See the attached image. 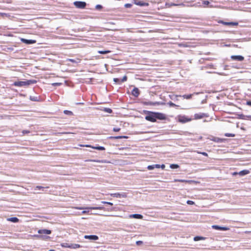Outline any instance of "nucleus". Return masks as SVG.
I'll list each match as a JSON object with an SVG mask.
<instances>
[{
  "instance_id": "f257e3e1",
  "label": "nucleus",
  "mask_w": 251,
  "mask_h": 251,
  "mask_svg": "<svg viewBox=\"0 0 251 251\" xmlns=\"http://www.w3.org/2000/svg\"><path fill=\"white\" fill-rule=\"evenodd\" d=\"M166 118L165 114L159 113L148 111V115L145 117V119L151 122H156V119L165 120Z\"/></svg>"
},
{
  "instance_id": "f03ea898",
  "label": "nucleus",
  "mask_w": 251,
  "mask_h": 251,
  "mask_svg": "<svg viewBox=\"0 0 251 251\" xmlns=\"http://www.w3.org/2000/svg\"><path fill=\"white\" fill-rule=\"evenodd\" d=\"M37 82L35 80H27L26 81H19L14 82L13 85L15 86L23 87L28 86L32 84H35Z\"/></svg>"
},
{
  "instance_id": "7ed1b4c3",
  "label": "nucleus",
  "mask_w": 251,
  "mask_h": 251,
  "mask_svg": "<svg viewBox=\"0 0 251 251\" xmlns=\"http://www.w3.org/2000/svg\"><path fill=\"white\" fill-rule=\"evenodd\" d=\"M73 208L79 210H88V211L84 210L82 212V214H85L89 212V210H104V207L103 206L98 207H73Z\"/></svg>"
},
{
  "instance_id": "20e7f679",
  "label": "nucleus",
  "mask_w": 251,
  "mask_h": 251,
  "mask_svg": "<svg viewBox=\"0 0 251 251\" xmlns=\"http://www.w3.org/2000/svg\"><path fill=\"white\" fill-rule=\"evenodd\" d=\"M74 4L76 8L80 9H84L86 5L85 2L79 1H75Z\"/></svg>"
},
{
  "instance_id": "39448f33",
  "label": "nucleus",
  "mask_w": 251,
  "mask_h": 251,
  "mask_svg": "<svg viewBox=\"0 0 251 251\" xmlns=\"http://www.w3.org/2000/svg\"><path fill=\"white\" fill-rule=\"evenodd\" d=\"M212 228L214 229L224 230V231L228 230L229 229V228L227 227H226V226L223 227V226H220L218 225H213L212 226Z\"/></svg>"
},
{
  "instance_id": "423d86ee",
  "label": "nucleus",
  "mask_w": 251,
  "mask_h": 251,
  "mask_svg": "<svg viewBox=\"0 0 251 251\" xmlns=\"http://www.w3.org/2000/svg\"><path fill=\"white\" fill-rule=\"evenodd\" d=\"M230 57L233 60H237L239 61H242L244 59V57L242 55H232Z\"/></svg>"
},
{
  "instance_id": "0eeeda50",
  "label": "nucleus",
  "mask_w": 251,
  "mask_h": 251,
  "mask_svg": "<svg viewBox=\"0 0 251 251\" xmlns=\"http://www.w3.org/2000/svg\"><path fill=\"white\" fill-rule=\"evenodd\" d=\"M219 23H221L226 25L236 26L238 25V23L237 22H224L223 21H220L219 22Z\"/></svg>"
},
{
  "instance_id": "6e6552de",
  "label": "nucleus",
  "mask_w": 251,
  "mask_h": 251,
  "mask_svg": "<svg viewBox=\"0 0 251 251\" xmlns=\"http://www.w3.org/2000/svg\"><path fill=\"white\" fill-rule=\"evenodd\" d=\"M80 146H82V147H90L91 148V149H96V150H104L105 149L104 147H101V146H95V147H91L89 145H80Z\"/></svg>"
},
{
  "instance_id": "1a4fd4ad",
  "label": "nucleus",
  "mask_w": 251,
  "mask_h": 251,
  "mask_svg": "<svg viewBox=\"0 0 251 251\" xmlns=\"http://www.w3.org/2000/svg\"><path fill=\"white\" fill-rule=\"evenodd\" d=\"M51 231L49 229H39L38 231V233L39 234H50Z\"/></svg>"
},
{
  "instance_id": "9d476101",
  "label": "nucleus",
  "mask_w": 251,
  "mask_h": 251,
  "mask_svg": "<svg viewBox=\"0 0 251 251\" xmlns=\"http://www.w3.org/2000/svg\"><path fill=\"white\" fill-rule=\"evenodd\" d=\"M134 3L137 5L141 6H147L149 5V3L141 1L135 0Z\"/></svg>"
},
{
  "instance_id": "9b49d317",
  "label": "nucleus",
  "mask_w": 251,
  "mask_h": 251,
  "mask_svg": "<svg viewBox=\"0 0 251 251\" xmlns=\"http://www.w3.org/2000/svg\"><path fill=\"white\" fill-rule=\"evenodd\" d=\"M206 116V114L202 113H197L194 115L195 119H201Z\"/></svg>"
},
{
  "instance_id": "f8f14e48",
  "label": "nucleus",
  "mask_w": 251,
  "mask_h": 251,
  "mask_svg": "<svg viewBox=\"0 0 251 251\" xmlns=\"http://www.w3.org/2000/svg\"><path fill=\"white\" fill-rule=\"evenodd\" d=\"M85 239H88L90 240H97L98 239V236L95 235H85L84 236Z\"/></svg>"
},
{
  "instance_id": "ddd939ff",
  "label": "nucleus",
  "mask_w": 251,
  "mask_h": 251,
  "mask_svg": "<svg viewBox=\"0 0 251 251\" xmlns=\"http://www.w3.org/2000/svg\"><path fill=\"white\" fill-rule=\"evenodd\" d=\"M21 41L26 44H32L36 42L35 40H28L24 38L21 39Z\"/></svg>"
},
{
  "instance_id": "4468645a",
  "label": "nucleus",
  "mask_w": 251,
  "mask_h": 251,
  "mask_svg": "<svg viewBox=\"0 0 251 251\" xmlns=\"http://www.w3.org/2000/svg\"><path fill=\"white\" fill-rule=\"evenodd\" d=\"M132 95L135 97H137L139 95V90L137 88H134L132 91Z\"/></svg>"
},
{
  "instance_id": "2eb2a0df",
  "label": "nucleus",
  "mask_w": 251,
  "mask_h": 251,
  "mask_svg": "<svg viewBox=\"0 0 251 251\" xmlns=\"http://www.w3.org/2000/svg\"><path fill=\"white\" fill-rule=\"evenodd\" d=\"M129 217L136 218V219H142L143 218V216L141 214H134L130 215L129 216Z\"/></svg>"
},
{
  "instance_id": "dca6fc26",
  "label": "nucleus",
  "mask_w": 251,
  "mask_h": 251,
  "mask_svg": "<svg viewBox=\"0 0 251 251\" xmlns=\"http://www.w3.org/2000/svg\"><path fill=\"white\" fill-rule=\"evenodd\" d=\"M7 220L13 223H18L19 221V219L17 217L8 218L7 219Z\"/></svg>"
},
{
  "instance_id": "f3484780",
  "label": "nucleus",
  "mask_w": 251,
  "mask_h": 251,
  "mask_svg": "<svg viewBox=\"0 0 251 251\" xmlns=\"http://www.w3.org/2000/svg\"><path fill=\"white\" fill-rule=\"evenodd\" d=\"M190 119H188L184 116L181 117L179 119V121L182 123H186L187 122L190 121Z\"/></svg>"
},
{
  "instance_id": "a211bd4d",
  "label": "nucleus",
  "mask_w": 251,
  "mask_h": 251,
  "mask_svg": "<svg viewBox=\"0 0 251 251\" xmlns=\"http://www.w3.org/2000/svg\"><path fill=\"white\" fill-rule=\"evenodd\" d=\"M249 173H250V171L249 170H243V171H241L238 172V175L240 176H245L246 175L249 174Z\"/></svg>"
},
{
  "instance_id": "6ab92c4d",
  "label": "nucleus",
  "mask_w": 251,
  "mask_h": 251,
  "mask_svg": "<svg viewBox=\"0 0 251 251\" xmlns=\"http://www.w3.org/2000/svg\"><path fill=\"white\" fill-rule=\"evenodd\" d=\"M81 247V246L77 244H70V249H77Z\"/></svg>"
},
{
  "instance_id": "aec40b11",
  "label": "nucleus",
  "mask_w": 251,
  "mask_h": 251,
  "mask_svg": "<svg viewBox=\"0 0 251 251\" xmlns=\"http://www.w3.org/2000/svg\"><path fill=\"white\" fill-rule=\"evenodd\" d=\"M205 237H202V236H195L194 238V240L195 241H199V240H205Z\"/></svg>"
},
{
  "instance_id": "412c9836",
  "label": "nucleus",
  "mask_w": 251,
  "mask_h": 251,
  "mask_svg": "<svg viewBox=\"0 0 251 251\" xmlns=\"http://www.w3.org/2000/svg\"><path fill=\"white\" fill-rule=\"evenodd\" d=\"M49 188V186H47V187H43V186H36L34 188V190H41L42 191H44L45 188Z\"/></svg>"
},
{
  "instance_id": "4be33fe9",
  "label": "nucleus",
  "mask_w": 251,
  "mask_h": 251,
  "mask_svg": "<svg viewBox=\"0 0 251 251\" xmlns=\"http://www.w3.org/2000/svg\"><path fill=\"white\" fill-rule=\"evenodd\" d=\"M241 119H244V120H251V115H242L241 116Z\"/></svg>"
},
{
  "instance_id": "5701e85b",
  "label": "nucleus",
  "mask_w": 251,
  "mask_h": 251,
  "mask_svg": "<svg viewBox=\"0 0 251 251\" xmlns=\"http://www.w3.org/2000/svg\"><path fill=\"white\" fill-rule=\"evenodd\" d=\"M174 182H181L187 183V182H190V180H184V179H176L174 180Z\"/></svg>"
},
{
  "instance_id": "b1692460",
  "label": "nucleus",
  "mask_w": 251,
  "mask_h": 251,
  "mask_svg": "<svg viewBox=\"0 0 251 251\" xmlns=\"http://www.w3.org/2000/svg\"><path fill=\"white\" fill-rule=\"evenodd\" d=\"M170 167L171 169H175L179 168V165L177 164H172L170 165Z\"/></svg>"
},
{
  "instance_id": "393cba45",
  "label": "nucleus",
  "mask_w": 251,
  "mask_h": 251,
  "mask_svg": "<svg viewBox=\"0 0 251 251\" xmlns=\"http://www.w3.org/2000/svg\"><path fill=\"white\" fill-rule=\"evenodd\" d=\"M62 247L70 248V245L67 243H63L61 244Z\"/></svg>"
},
{
  "instance_id": "a878e982",
  "label": "nucleus",
  "mask_w": 251,
  "mask_h": 251,
  "mask_svg": "<svg viewBox=\"0 0 251 251\" xmlns=\"http://www.w3.org/2000/svg\"><path fill=\"white\" fill-rule=\"evenodd\" d=\"M193 94H190V95H184L182 96V97L184 99H190Z\"/></svg>"
},
{
  "instance_id": "bb28decb",
  "label": "nucleus",
  "mask_w": 251,
  "mask_h": 251,
  "mask_svg": "<svg viewBox=\"0 0 251 251\" xmlns=\"http://www.w3.org/2000/svg\"><path fill=\"white\" fill-rule=\"evenodd\" d=\"M110 52V50H99L98 51V52L100 54H106V53H109Z\"/></svg>"
},
{
  "instance_id": "cd10ccee",
  "label": "nucleus",
  "mask_w": 251,
  "mask_h": 251,
  "mask_svg": "<svg viewBox=\"0 0 251 251\" xmlns=\"http://www.w3.org/2000/svg\"><path fill=\"white\" fill-rule=\"evenodd\" d=\"M103 111L108 113H111L112 112V109L109 108H104Z\"/></svg>"
},
{
  "instance_id": "c85d7f7f",
  "label": "nucleus",
  "mask_w": 251,
  "mask_h": 251,
  "mask_svg": "<svg viewBox=\"0 0 251 251\" xmlns=\"http://www.w3.org/2000/svg\"><path fill=\"white\" fill-rule=\"evenodd\" d=\"M64 113L65 114L68 115H73V112L72 111H69V110H64Z\"/></svg>"
},
{
  "instance_id": "c756f323",
  "label": "nucleus",
  "mask_w": 251,
  "mask_h": 251,
  "mask_svg": "<svg viewBox=\"0 0 251 251\" xmlns=\"http://www.w3.org/2000/svg\"><path fill=\"white\" fill-rule=\"evenodd\" d=\"M30 100L32 101H38V98L36 97H32V96H30Z\"/></svg>"
},
{
  "instance_id": "7c9ffc66",
  "label": "nucleus",
  "mask_w": 251,
  "mask_h": 251,
  "mask_svg": "<svg viewBox=\"0 0 251 251\" xmlns=\"http://www.w3.org/2000/svg\"><path fill=\"white\" fill-rule=\"evenodd\" d=\"M202 4L204 5V7L208 6L209 4V2L208 0H203Z\"/></svg>"
},
{
  "instance_id": "2f4dec72",
  "label": "nucleus",
  "mask_w": 251,
  "mask_h": 251,
  "mask_svg": "<svg viewBox=\"0 0 251 251\" xmlns=\"http://www.w3.org/2000/svg\"><path fill=\"white\" fill-rule=\"evenodd\" d=\"M168 104L170 105V106L171 107H174V106H178V105H176V104H175V103H174L173 102H171V101H170L168 103Z\"/></svg>"
},
{
  "instance_id": "473e14b6",
  "label": "nucleus",
  "mask_w": 251,
  "mask_h": 251,
  "mask_svg": "<svg viewBox=\"0 0 251 251\" xmlns=\"http://www.w3.org/2000/svg\"><path fill=\"white\" fill-rule=\"evenodd\" d=\"M127 80V76L126 75H125L122 79H120V82L121 83V82H125Z\"/></svg>"
},
{
  "instance_id": "72a5a7b5",
  "label": "nucleus",
  "mask_w": 251,
  "mask_h": 251,
  "mask_svg": "<svg viewBox=\"0 0 251 251\" xmlns=\"http://www.w3.org/2000/svg\"><path fill=\"white\" fill-rule=\"evenodd\" d=\"M113 138H115V139H122V138H127V137L126 136H116V137H113Z\"/></svg>"
},
{
  "instance_id": "f704fd0d",
  "label": "nucleus",
  "mask_w": 251,
  "mask_h": 251,
  "mask_svg": "<svg viewBox=\"0 0 251 251\" xmlns=\"http://www.w3.org/2000/svg\"><path fill=\"white\" fill-rule=\"evenodd\" d=\"M101 203H103V204H108V205H111V206L113 205V203L110 202L102 201H101Z\"/></svg>"
},
{
  "instance_id": "c9c22d12",
  "label": "nucleus",
  "mask_w": 251,
  "mask_h": 251,
  "mask_svg": "<svg viewBox=\"0 0 251 251\" xmlns=\"http://www.w3.org/2000/svg\"><path fill=\"white\" fill-rule=\"evenodd\" d=\"M114 81L117 83H121L120 79L118 78H114L113 79Z\"/></svg>"
},
{
  "instance_id": "e433bc0d",
  "label": "nucleus",
  "mask_w": 251,
  "mask_h": 251,
  "mask_svg": "<svg viewBox=\"0 0 251 251\" xmlns=\"http://www.w3.org/2000/svg\"><path fill=\"white\" fill-rule=\"evenodd\" d=\"M225 136L226 137H234L235 135L231 133H226Z\"/></svg>"
},
{
  "instance_id": "4c0bfd02",
  "label": "nucleus",
  "mask_w": 251,
  "mask_h": 251,
  "mask_svg": "<svg viewBox=\"0 0 251 251\" xmlns=\"http://www.w3.org/2000/svg\"><path fill=\"white\" fill-rule=\"evenodd\" d=\"M102 8V5L98 4L96 6V9L97 10H100Z\"/></svg>"
},
{
  "instance_id": "58836bf2",
  "label": "nucleus",
  "mask_w": 251,
  "mask_h": 251,
  "mask_svg": "<svg viewBox=\"0 0 251 251\" xmlns=\"http://www.w3.org/2000/svg\"><path fill=\"white\" fill-rule=\"evenodd\" d=\"M157 103H158L157 102H147L146 104L151 105H155Z\"/></svg>"
},
{
  "instance_id": "ea45409f",
  "label": "nucleus",
  "mask_w": 251,
  "mask_h": 251,
  "mask_svg": "<svg viewBox=\"0 0 251 251\" xmlns=\"http://www.w3.org/2000/svg\"><path fill=\"white\" fill-rule=\"evenodd\" d=\"M148 169L149 170H153L154 169L153 165H149L147 167Z\"/></svg>"
},
{
  "instance_id": "a19ab883",
  "label": "nucleus",
  "mask_w": 251,
  "mask_h": 251,
  "mask_svg": "<svg viewBox=\"0 0 251 251\" xmlns=\"http://www.w3.org/2000/svg\"><path fill=\"white\" fill-rule=\"evenodd\" d=\"M132 4L130 3H126L125 5V7L127 8H130Z\"/></svg>"
},
{
  "instance_id": "79ce46f5",
  "label": "nucleus",
  "mask_w": 251,
  "mask_h": 251,
  "mask_svg": "<svg viewBox=\"0 0 251 251\" xmlns=\"http://www.w3.org/2000/svg\"><path fill=\"white\" fill-rule=\"evenodd\" d=\"M187 203L190 205H193L194 204V202L193 201L188 200L187 201Z\"/></svg>"
},
{
  "instance_id": "37998d69",
  "label": "nucleus",
  "mask_w": 251,
  "mask_h": 251,
  "mask_svg": "<svg viewBox=\"0 0 251 251\" xmlns=\"http://www.w3.org/2000/svg\"><path fill=\"white\" fill-rule=\"evenodd\" d=\"M120 128H119V127H114L113 129V130L115 132H118V131H119L120 130Z\"/></svg>"
},
{
  "instance_id": "c03bdc74",
  "label": "nucleus",
  "mask_w": 251,
  "mask_h": 251,
  "mask_svg": "<svg viewBox=\"0 0 251 251\" xmlns=\"http://www.w3.org/2000/svg\"><path fill=\"white\" fill-rule=\"evenodd\" d=\"M136 244L138 246L141 245L142 244H143V242L142 241H137L136 242Z\"/></svg>"
},
{
  "instance_id": "a18cd8bd",
  "label": "nucleus",
  "mask_w": 251,
  "mask_h": 251,
  "mask_svg": "<svg viewBox=\"0 0 251 251\" xmlns=\"http://www.w3.org/2000/svg\"><path fill=\"white\" fill-rule=\"evenodd\" d=\"M168 5L169 6H176V5H178L179 4H175L174 3H168Z\"/></svg>"
},
{
  "instance_id": "49530a36",
  "label": "nucleus",
  "mask_w": 251,
  "mask_h": 251,
  "mask_svg": "<svg viewBox=\"0 0 251 251\" xmlns=\"http://www.w3.org/2000/svg\"><path fill=\"white\" fill-rule=\"evenodd\" d=\"M154 168H160V165L154 164L153 165Z\"/></svg>"
},
{
  "instance_id": "de8ad7c7",
  "label": "nucleus",
  "mask_w": 251,
  "mask_h": 251,
  "mask_svg": "<svg viewBox=\"0 0 251 251\" xmlns=\"http://www.w3.org/2000/svg\"><path fill=\"white\" fill-rule=\"evenodd\" d=\"M69 60L71 62H73V63H77V61H75L74 59H69Z\"/></svg>"
},
{
  "instance_id": "09e8293b",
  "label": "nucleus",
  "mask_w": 251,
  "mask_h": 251,
  "mask_svg": "<svg viewBox=\"0 0 251 251\" xmlns=\"http://www.w3.org/2000/svg\"><path fill=\"white\" fill-rule=\"evenodd\" d=\"M22 132L24 134H25V133H29V131L26 130H24Z\"/></svg>"
},
{
  "instance_id": "8fccbe9b",
  "label": "nucleus",
  "mask_w": 251,
  "mask_h": 251,
  "mask_svg": "<svg viewBox=\"0 0 251 251\" xmlns=\"http://www.w3.org/2000/svg\"><path fill=\"white\" fill-rule=\"evenodd\" d=\"M52 85L54 86H59V85H61V83H53Z\"/></svg>"
},
{
  "instance_id": "3c124183",
  "label": "nucleus",
  "mask_w": 251,
  "mask_h": 251,
  "mask_svg": "<svg viewBox=\"0 0 251 251\" xmlns=\"http://www.w3.org/2000/svg\"><path fill=\"white\" fill-rule=\"evenodd\" d=\"M160 168H161L162 169L164 170L165 168V165L164 164H162L160 165Z\"/></svg>"
},
{
  "instance_id": "603ef678",
  "label": "nucleus",
  "mask_w": 251,
  "mask_h": 251,
  "mask_svg": "<svg viewBox=\"0 0 251 251\" xmlns=\"http://www.w3.org/2000/svg\"><path fill=\"white\" fill-rule=\"evenodd\" d=\"M247 104L251 106V101H248L247 102Z\"/></svg>"
},
{
  "instance_id": "864d4df0",
  "label": "nucleus",
  "mask_w": 251,
  "mask_h": 251,
  "mask_svg": "<svg viewBox=\"0 0 251 251\" xmlns=\"http://www.w3.org/2000/svg\"><path fill=\"white\" fill-rule=\"evenodd\" d=\"M232 176H236L237 175H238V172H233L232 174Z\"/></svg>"
},
{
  "instance_id": "5fc2aeb1",
  "label": "nucleus",
  "mask_w": 251,
  "mask_h": 251,
  "mask_svg": "<svg viewBox=\"0 0 251 251\" xmlns=\"http://www.w3.org/2000/svg\"><path fill=\"white\" fill-rule=\"evenodd\" d=\"M220 140H221V139L219 138H215L214 140V141L216 142H219Z\"/></svg>"
},
{
  "instance_id": "6e6d98bb",
  "label": "nucleus",
  "mask_w": 251,
  "mask_h": 251,
  "mask_svg": "<svg viewBox=\"0 0 251 251\" xmlns=\"http://www.w3.org/2000/svg\"><path fill=\"white\" fill-rule=\"evenodd\" d=\"M245 233H246V234H249V233H251V231H246L245 232Z\"/></svg>"
},
{
  "instance_id": "4d7b16f0",
  "label": "nucleus",
  "mask_w": 251,
  "mask_h": 251,
  "mask_svg": "<svg viewBox=\"0 0 251 251\" xmlns=\"http://www.w3.org/2000/svg\"><path fill=\"white\" fill-rule=\"evenodd\" d=\"M201 154H202L204 155H207L206 153L205 152H202V153H201Z\"/></svg>"
},
{
  "instance_id": "13d9d810",
  "label": "nucleus",
  "mask_w": 251,
  "mask_h": 251,
  "mask_svg": "<svg viewBox=\"0 0 251 251\" xmlns=\"http://www.w3.org/2000/svg\"><path fill=\"white\" fill-rule=\"evenodd\" d=\"M113 210H114V208H112L110 209V211H113Z\"/></svg>"
},
{
  "instance_id": "bf43d9fd",
  "label": "nucleus",
  "mask_w": 251,
  "mask_h": 251,
  "mask_svg": "<svg viewBox=\"0 0 251 251\" xmlns=\"http://www.w3.org/2000/svg\"><path fill=\"white\" fill-rule=\"evenodd\" d=\"M49 251H55L53 250H50Z\"/></svg>"
},
{
  "instance_id": "052dcab7",
  "label": "nucleus",
  "mask_w": 251,
  "mask_h": 251,
  "mask_svg": "<svg viewBox=\"0 0 251 251\" xmlns=\"http://www.w3.org/2000/svg\"><path fill=\"white\" fill-rule=\"evenodd\" d=\"M195 94H196V95H198V94H200V93H196Z\"/></svg>"
},
{
  "instance_id": "680f3d73",
  "label": "nucleus",
  "mask_w": 251,
  "mask_h": 251,
  "mask_svg": "<svg viewBox=\"0 0 251 251\" xmlns=\"http://www.w3.org/2000/svg\"><path fill=\"white\" fill-rule=\"evenodd\" d=\"M62 134L63 133H65V134H66V133H68V132H63V133H62Z\"/></svg>"
},
{
  "instance_id": "e2e57ef3",
  "label": "nucleus",
  "mask_w": 251,
  "mask_h": 251,
  "mask_svg": "<svg viewBox=\"0 0 251 251\" xmlns=\"http://www.w3.org/2000/svg\"><path fill=\"white\" fill-rule=\"evenodd\" d=\"M209 7H213V6H212V5H210V6H209Z\"/></svg>"
}]
</instances>
